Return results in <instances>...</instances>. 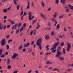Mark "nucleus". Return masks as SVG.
Wrapping results in <instances>:
<instances>
[{"instance_id":"1","label":"nucleus","mask_w":73,"mask_h":73,"mask_svg":"<svg viewBox=\"0 0 73 73\" xmlns=\"http://www.w3.org/2000/svg\"><path fill=\"white\" fill-rule=\"evenodd\" d=\"M60 44V42H57L52 47V48H51L50 50H54V49H56V46H57L59 44Z\"/></svg>"},{"instance_id":"2","label":"nucleus","mask_w":73,"mask_h":73,"mask_svg":"<svg viewBox=\"0 0 73 73\" xmlns=\"http://www.w3.org/2000/svg\"><path fill=\"white\" fill-rule=\"evenodd\" d=\"M67 48L66 49V51L67 52H69L70 51V49L71 47H72V46H71V44L69 42H67Z\"/></svg>"},{"instance_id":"3","label":"nucleus","mask_w":73,"mask_h":73,"mask_svg":"<svg viewBox=\"0 0 73 73\" xmlns=\"http://www.w3.org/2000/svg\"><path fill=\"white\" fill-rule=\"evenodd\" d=\"M41 42H42V39L40 38L36 41V45L38 46V44H41Z\"/></svg>"},{"instance_id":"4","label":"nucleus","mask_w":73,"mask_h":73,"mask_svg":"<svg viewBox=\"0 0 73 73\" xmlns=\"http://www.w3.org/2000/svg\"><path fill=\"white\" fill-rule=\"evenodd\" d=\"M59 51H57V54H56L55 56L57 58L58 57H60V55H61V54H62L61 52H60Z\"/></svg>"},{"instance_id":"5","label":"nucleus","mask_w":73,"mask_h":73,"mask_svg":"<svg viewBox=\"0 0 73 73\" xmlns=\"http://www.w3.org/2000/svg\"><path fill=\"white\" fill-rule=\"evenodd\" d=\"M5 44V39H3L1 41V44L2 46H3Z\"/></svg>"},{"instance_id":"6","label":"nucleus","mask_w":73,"mask_h":73,"mask_svg":"<svg viewBox=\"0 0 73 73\" xmlns=\"http://www.w3.org/2000/svg\"><path fill=\"white\" fill-rule=\"evenodd\" d=\"M17 56H18V54L15 53L13 55L12 58L15 59L16 58V57H17Z\"/></svg>"},{"instance_id":"7","label":"nucleus","mask_w":73,"mask_h":73,"mask_svg":"<svg viewBox=\"0 0 73 73\" xmlns=\"http://www.w3.org/2000/svg\"><path fill=\"white\" fill-rule=\"evenodd\" d=\"M45 38L46 40H49V39H50V36L49 35H46L45 37Z\"/></svg>"},{"instance_id":"8","label":"nucleus","mask_w":73,"mask_h":73,"mask_svg":"<svg viewBox=\"0 0 73 73\" xmlns=\"http://www.w3.org/2000/svg\"><path fill=\"white\" fill-rule=\"evenodd\" d=\"M9 21L11 22L12 25H13V24H15V23H14V21H12V20H11V19H9Z\"/></svg>"},{"instance_id":"9","label":"nucleus","mask_w":73,"mask_h":73,"mask_svg":"<svg viewBox=\"0 0 73 73\" xmlns=\"http://www.w3.org/2000/svg\"><path fill=\"white\" fill-rule=\"evenodd\" d=\"M58 58L59 60H64V58L62 56H59L58 57Z\"/></svg>"},{"instance_id":"10","label":"nucleus","mask_w":73,"mask_h":73,"mask_svg":"<svg viewBox=\"0 0 73 73\" xmlns=\"http://www.w3.org/2000/svg\"><path fill=\"white\" fill-rule=\"evenodd\" d=\"M30 4V3L29 2L28 3V5L27 7V9H29L30 8V6H29V4Z\"/></svg>"},{"instance_id":"11","label":"nucleus","mask_w":73,"mask_h":73,"mask_svg":"<svg viewBox=\"0 0 73 73\" xmlns=\"http://www.w3.org/2000/svg\"><path fill=\"white\" fill-rule=\"evenodd\" d=\"M19 50H22L23 49V46L21 45H20L19 47Z\"/></svg>"},{"instance_id":"12","label":"nucleus","mask_w":73,"mask_h":73,"mask_svg":"<svg viewBox=\"0 0 73 73\" xmlns=\"http://www.w3.org/2000/svg\"><path fill=\"white\" fill-rule=\"evenodd\" d=\"M63 54H65V53H66V52H65V48H63Z\"/></svg>"},{"instance_id":"13","label":"nucleus","mask_w":73,"mask_h":73,"mask_svg":"<svg viewBox=\"0 0 73 73\" xmlns=\"http://www.w3.org/2000/svg\"><path fill=\"white\" fill-rule=\"evenodd\" d=\"M60 24H58L56 26V29H58L60 28Z\"/></svg>"},{"instance_id":"14","label":"nucleus","mask_w":73,"mask_h":73,"mask_svg":"<svg viewBox=\"0 0 73 73\" xmlns=\"http://www.w3.org/2000/svg\"><path fill=\"white\" fill-rule=\"evenodd\" d=\"M32 15H29V20H31L32 19Z\"/></svg>"},{"instance_id":"15","label":"nucleus","mask_w":73,"mask_h":73,"mask_svg":"<svg viewBox=\"0 0 73 73\" xmlns=\"http://www.w3.org/2000/svg\"><path fill=\"white\" fill-rule=\"evenodd\" d=\"M61 50V46H59L58 47V48L57 49V51H60Z\"/></svg>"},{"instance_id":"16","label":"nucleus","mask_w":73,"mask_h":73,"mask_svg":"<svg viewBox=\"0 0 73 73\" xmlns=\"http://www.w3.org/2000/svg\"><path fill=\"white\" fill-rule=\"evenodd\" d=\"M3 11L4 13H6L7 12V9H4L3 10Z\"/></svg>"},{"instance_id":"17","label":"nucleus","mask_w":73,"mask_h":73,"mask_svg":"<svg viewBox=\"0 0 73 73\" xmlns=\"http://www.w3.org/2000/svg\"><path fill=\"white\" fill-rule=\"evenodd\" d=\"M3 53V49H0V56L2 54V53Z\"/></svg>"},{"instance_id":"18","label":"nucleus","mask_w":73,"mask_h":73,"mask_svg":"<svg viewBox=\"0 0 73 73\" xmlns=\"http://www.w3.org/2000/svg\"><path fill=\"white\" fill-rule=\"evenodd\" d=\"M38 46H39V49H40V50H41V44H38Z\"/></svg>"},{"instance_id":"19","label":"nucleus","mask_w":73,"mask_h":73,"mask_svg":"<svg viewBox=\"0 0 73 73\" xmlns=\"http://www.w3.org/2000/svg\"><path fill=\"white\" fill-rule=\"evenodd\" d=\"M54 71H57L58 72H60V70H59L57 68H55L54 69Z\"/></svg>"},{"instance_id":"20","label":"nucleus","mask_w":73,"mask_h":73,"mask_svg":"<svg viewBox=\"0 0 73 73\" xmlns=\"http://www.w3.org/2000/svg\"><path fill=\"white\" fill-rule=\"evenodd\" d=\"M20 31V30L19 29H18L17 30H16L15 31L16 33H17V34L19 32V31Z\"/></svg>"},{"instance_id":"21","label":"nucleus","mask_w":73,"mask_h":73,"mask_svg":"<svg viewBox=\"0 0 73 73\" xmlns=\"http://www.w3.org/2000/svg\"><path fill=\"white\" fill-rule=\"evenodd\" d=\"M50 20H51L53 21H54H54H56V19H54V18H52V19H51Z\"/></svg>"},{"instance_id":"22","label":"nucleus","mask_w":73,"mask_h":73,"mask_svg":"<svg viewBox=\"0 0 73 73\" xmlns=\"http://www.w3.org/2000/svg\"><path fill=\"white\" fill-rule=\"evenodd\" d=\"M6 47L7 48V49H9V46L8 44H7L6 45Z\"/></svg>"},{"instance_id":"23","label":"nucleus","mask_w":73,"mask_h":73,"mask_svg":"<svg viewBox=\"0 0 73 73\" xmlns=\"http://www.w3.org/2000/svg\"><path fill=\"white\" fill-rule=\"evenodd\" d=\"M0 57L1 58H3L4 57H5V54H3L1 55Z\"/></svg>"},{"instance_id":"24","label":"nucleus","mask_w":73,"mask_h":73,"mask_svg":"<svg viewBox=\"0 0 73 73\" xmlns=\"http://www.w3.org/2000/svg\"><path fill=\"white\" fill-rule=\"evenodd\" d=\"M14 3L15 4V5H17V3L16 2L17 1L16 0H14Z\"/></svg>"},{"instance_id":"25","label":"nucleus","mask_w":73,"mask_h":73,"mask_svg":"<svg viewBox=\"0 0 73 73\" xmlns=\"http://www.w3.org/2000/svg\"><path fill=\"white\" fill-rule=\"evenodd\" d=\"M60 45L62 46H63V45H64V42H62L60 44Z\"/></svg>"},{"instance_id":"26","label":"nucleus","mask_w":73,"mask_h":73,"mask_svg":"<svg viewBox=\"0 0 73 73\" xmlns=\"http://www.w3.org/2000/svg\"><path fill=\"white\" fill-rule=\"evenodd\" d=\"M51 35L52 36H53V35H54V31H52V32H51Z\"/></svg>"},{"instance_id":"27","label":"nucleus","mask_w":73,"mask_h":73,"mask_svg":"<svg viewBox=\"0 0 73 73\" xmlns=\"http://www.w3.org/2000/svg\"><path fill=\"white\" fill-rule=\"evenodd\" d=\"M40 15L41 17H42V18H43L45 16L43 15V14H42V13H40Z\"/></svg>"},{"instance_id":"28","label":"nucleus","mask_w":73,"mask_h":73,"mask_svg":"<svg viewBox=\"0 0 73 73\" xmlns=\"http://www.w3.org/2000/svg\"><path fill=\"white\" fill-rule=\"evenodd\" d=\"M7 68L9 69H11V65H9L7 66Z\"/></svg>"},{"instance_id":"29","label":"nucleus","mask_w":73,"mask_h":73,"mask_svg":"<svg viewBox=\"0 0 73 73\" xmlns=\"http://www.w3.org/2000/svg\"><path fill=\"white\" fill-rule=\"evenodd\" d=\"M24 29V26H22L21 28L20 29V32H21L23 31V29Z\"/></svg>"},{"instance_id":"30","label":"nucleus","mask_w":73,"mask_h":73,"mask_svg":"<svg viewBox=\"0 0 73 73\" xmlns=\"http://www.w3.org/2000/svg\"><path fill=\"white\" fill-rule=\"evenodd\" d=\"M21 23H19L18 24V27H20V26H21Z\"/></svg>"},{"instance_id":"31","label":"nucleus","mask_w":73,"mask_h":73,"mask_svg":"<svg viewBox=\"0 0 73 73\" xmlns=\"http://www.w3.org/2000/svg\"><path fill=\"white\" fill-rule=\"evenodd\" d=\"M41 4L43 7H44V2L42 1L41 2Z\"/></svg>"},{"instance_id":"32","label":"nucleus","mask_w":73,"mask_h":73,"mask_svg":"<svg viewBox=\"0 0 73 73\" xmlns=\"http://www.w3.org/2000/svg\"><path fill=\"white\" fill-rule=\"evenodd\" d=\"M32 48H30L29 50V52H30V53H31L32 52Z\"/></svg>"},{"instance_id":"33","label":"nucleus","mask_w":73,"mask_h":73,"mask_svg":"<svg viewBox=\"0 0 73 73\" xmlns=\"http://www.w3.org/2000/svg\"><path fill=\"white\" fill-rule=\"evenodd\" d=\"M12 39L9 40H8V43H9V42H12Z\"/></svg>"},{"instance_id":"34","label":"nucleus","mask_w":73,"mask_h":73,"mask_svg":"<svg viewBox=\"0 0 73 73\" xmlns=\"http://www.w3.org/2000/svg\"><path fill=\"white\" fill-rule=\"evenodd\" d=\"M57 16V13H55V15H54L53 17L54 18H55V17Z\"/></svg>"},{"instance_id":"35","label":"nucleus","mask_w":73,"mask_h":73,"mask_svg":"<svg viewBox=\"0 0 73 73\" xmlns=\"http://www.w3.org/2000/svg\"><path fill=\"white\" fill-rule=\"evenodd\" d=\"M23 13H24V11H21V12L20 14V16H22L23 15Z\"/></svg>"},{"instance_id":"36","label":"nucleus","mask_w":73,"mask_h":73,"mask_svg":"<svg viewBox=\"0 0 73 73\" xmlns=\"http://www.w3.org/2000/svg\"><path fill=\"white\" fill-rule=\"evenodd\" d=\"M40 27V25H38L36 27V29H38V28Z\"/></svg>"},{"instance_id":"37","label":"nucleus","mask_w":73,"mask_h":73,"mask_svg":"<svg viewBox=\"0 0 73 73\" xmlns=\"http://www.w3.org/2000/svg\"><path fill=\"white\" fill-rule=\"evenodd\" d=\"M36 21H37V20L36 19H35V21H34L33 23V24H34V23H35Z\"/></svg>"},{"instance_id":"38","label":"nucleus","mask_w":73,"mask_h":73,"mask_svg":"<svg viewBox=\"0 0 73 73\" xmlns=\"http://www.w3.org/2000/svg\"><path fill=\"white\" fill-rule=\"evenodd\" d=\"M19 7H20V5H17V8L18 10H19Z\"/></svg>"},{"instance_id":"39","label":"nucleus","mask_w":73,"mask_h":73,"mask_svg":"<svg viewBox=\"0 0 73 73\" xmlns=\"http://www.w3.org/2000/svg\"><path fill=\"white\" fill-rule=\"evenodd\" d=\"M72 70V69L71 68H70V69H67V71L68 72H70Z\"/></svg>"},{"instance_id":"40","label":"nucleus","mask_w":73,"mask_h":73,"mask_svg":"<svg viewBox=\"0 0 73 73\" xmlns=\"http://www.w3.org/2000/svg\"><path fill=\"white\" fill-rule=\"evenodd\" d=\"M55 39H56V40L58 41H59L60 39H59V38H58V37H56L55 38Z\"/></svg>"},{"instance_id":"41","label":"nucleus","mask_w":73,"mask_h":73,"mask_svg":"<svg viewBox=\"0 0 73 73\" xmlns=\"http://www.w3.org/2000/svg\"><path fill=\"white\" fill-rule=\"evenodd\" d=\"M23 27H24V28H25V27H26V23H24L23 25Z\"/></svg>"},{"instance_id":"42","label":"nucleus","mask_w":73,"mask_h":73,"mask_svg":"<svg viewBox=\"0 0 73 73\" xmlns=\"http://www.w3.org/2000/svg\"><path fill=\"white\" fill-rule=\"evenodd\" d=\"M29 45H30L29 43V42L27 44L26 46V47H28V46H29Z\"/></svg>"},{"instance_id":"43","label":"nucleus","mask_w":73,"mask_h":73,"mask_svg":"<svg viewBox=\"0 0 73 73\" xmlns=\"http://www.w3.org/2000/svg\"><path fill=\"white\" fill-rule=\"evenodd\" d=\"M64 15H61V16H59V18L61 19V18H62V17H64Z\"/></svg>"},{"instance_id":"44","label":"nucleus","mask_w":73,"mask_h":73,"mask_svg":"<svg viewBox=\"0 0 73 73\" xmlns=\"http://www.w3.org/2000/svg\"><path fill=\"white\" fill-rule=\"evenodd\" d=\"M54 22L55 23V24L54 25V27H55L56 25H57V21H55Z\"/></svg>"},{"instance_id":"45","label":"nucleus","mask_w":73,"mask_h":73,"mask_svg":"<svg viewBox=\"0 0 73 73\" xmlns=\"http://www.w3.org/2000/svg\"><path fill=\"white\" fill-rule=\"evenodd\" d=\"M11 6H10L9 8H7V10L9 11L11 9Z\"/></svg>"},{"instance_id":"46","label":"nucleus","mask_w":73,"mask_h":73,"mask_svg":"<svg viewBox=\"0 0 73 73\" xmlns=\"http://www.w3.org/2000/svg\"><path fill=\"white\" fill-rule=\"evenodd\" d=\"M47 64H51V62L49 61H47Z\"/></svg>"},{"instance_id":"47","label":"nucleus","mask_w":73,"mask_h":73,"mask_svg":"<svg viewBox=\"0 0 73 73\" xmlns=\"http://www.w3.org/2000/svg\"><path fill=\"white\" fill-rule=\"evenodd\" d=\"M59 0H56V4H58V3H59Z\"/></svg>"},{"instance_id":"48","label":"nucleus","mask_w":73,"mask_h":73,"mask_svg":"<svg viewBox=\"0 0 73 73\" xmlns=\"http://www.w3.org/2000/svg\"><path fill=\"white\" fill-rule=\"evenodd\" d=\"M23 33L22 32H21V33L20 34V35L21 36H23Z\"/></svg>"},{"instance_id":"49","label":"nucleus","mask_w":73,"mask_h":73,"mask_svg":"<svg viewBox=\"0 0 73 73\" xmlns=\"http://www.w3.org/2000/svg\"><path fill=\"white\" fill-rule=\"evenodd\" d=\"M33 33V31H32L30 33V35H32V33Z\"/></svg>"},{"instance_id":"50","label":"nucleus","mask_w":73,"mask_h":73,"mask_svg":"<svg viewBox=\"0 0 73 73\" xmlns=\"http://www.w3.org/2000/svg\"><path fill=\"white\" fill-rule=\"evenodd\" d=\"M9 35L7 36L6 35V37L7 38H9Z\"/></svg>"},{"instance_id":"51","label":"nucleus","mask_w":73,"mask_h":73,"mask_svg":"<svg viewBox=\"0 0 73 73\" xmlns=\"http://www.w3.org/2000/svg\"><path fill=\"white\" fill-rule=\"evenodd\" d=\"M3 18L4 20H5L7 18V16H5Z\"/></svg>"},{"instance_id":"52","label":"nucleus","mask_w":73,"mask_h":73,"mask_svg":"<svg viewBox=\"0 0 73 73\" xmlns=\"http://www.w3.org/2000/svg\"><path fill=\"white\" fill-rule=\"evenodd\" d=\"M23 15L24 16H26V15H27V13L25 12H24Z\"/></svg>"},{"instance_id":"53","label":"nucleus","mask_w":73,"mask_h":73,"mask_svg":"<svg viewBox=\"0 0 73 73\" xmlns=\"http://www.w3.org/2000/svg\"><path fill=\"white\" fill-rule=\"evenodd\" d=\"M10 28V25H8L7 26V28L8 29Z\"/></svg>"},{"instance_id":"54","label":"nucleus","mask_w":73,"mask_h":73,"mask_svg":"<svg viewBox=\"0 0 73 73\" xmlns=\"http://www.w3.org/2000/svg\"><path fill=\"white\" fill-rule=\"evenodd\" d=\"M14 28H17V25L16 24L14 26Z\"/></svg>"},{"instance_id":"55","label":"nucleus","mask_w":73,"mask_h":73,"mask_svg":"<svg viewBox=\"0 0 73 73\" xmlns=\"http://www.w3.org/2000/svg\"><path fill=\"white\" fill-rule=\"evenodd\" d=\"M27 46V43H25L24 44V48H26V46Z\"/></svg>"},{"instance_id":"56","label":"nucleus","mask_w":73,"mask_h":73,"mask_svg":"<svg viewBox=\"0 0 73 73\" xmlns=\"http://www.w3.org/2000/svg\"><path fill=\"white\" fill-rule=\"evenodd\" d=\"M7 60L8 62H11V60H10V59H7Z\"/></svg>"},{"instance_id":"57","label":"nucleus","mask_w":73,"mask_h":73,"mask_svg":"<svg viewBox=\"0 0 73 73\" xmlns=\"http://www.w3.org/2000/svg\"><path fill=\"white\" fill-rule=\"evenodd\" d=\"M56 51V49L52 51V52H55Z\"/></svg>"},{"instance_id":"58","label":"nucleus","mask_w":73,"mask_h":73,"mask_svg":"<svg viewBox=\"0 0 73 73\" xmlns=\"http://www.w3.org/2000/svg\"><path fill=\"white\" fill-rule=\"evenodd\" d=\"M29 15L30 16V15H32V13L31 12H29Z\"/></svg>"},{"instance_id":"59","label":"nucleus","mask_w":73,"mask_h":73,"mask_svg":"<svg viewBox=\"0 0 73 73\" xmlns=\"http://www.w3.org/2000/svg\"><path fill=\"white\" fill-rule=\"evenodd\" d=\"M5 54L6 56H7V55H8V52H6L5 53Z\"/></svg>"},{"instance_id":"60","label":"nucleus","mask_w":73,"mask_h":73,"mask_svg":"<svg viewBox=\"0 0 73 73\" xmlns=\"http://www.w3.org/2000/svg\"><path fill=\"white\" fill-rule=\"evenodd\" d=\"M23 50V52H25V50H26V49L24 48L23 50Z\"/></svg>"},{"instance_id":"61","label":"nucleus","mask_w":73,"mask_h":73,"mask_svg":"<svg viewBox=\"0 0 73 73\" xmlns=\"http://www.w3.org/2000/svg\"><path fill=\"white\" fill-rule=\"evenodd\" d=\"M17 72H18V71H14L13 73H17Z\"/></svg>"},{"instance_id":"62","label":"nucleus","mask_w":73,"mask_h":73,"mask_svg":"<svg viewBox=\"0 0 73 73\" xmlns=\"http://www.w3.org/2000/svg\"><path fill=\"white\" fill-rule=\"evenodd\" d=\"M69 10L68 9L66 10V12H69Z\"/></svg>"},{"instance_id":"63","label":"nucleus","mask_w":73,"mask_h":73,"mask_svg":"<svg viewBox=\"0 0 73 73\" xmlns=\"http://www.w3.org/2000/svg\"><path fill=\"white\" fill-rule=\"evenodd\" d=\"M70 9H71L73 10V6L71 7L70 8Z\"/></svg>"},{"instance_id":"64","label":"nucleus","mask_w":73,"mask_h":73,"mask_svg":"<svg viewBox=\"0 0 73 73\" xmlns=\"http://www.w3.org/2000/svg\"><path fill=\"white\" fill-rule=\"evenodd\" d=\"M64 31H65V32H66V28H65V27H64Z\"/></svg>"}]
</instances>
